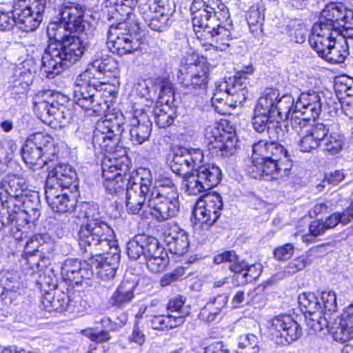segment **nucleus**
Listing matches in <instances>:
<instances>
[{"label":"nucleus","mask_w":353,"mask_h":353,"mask_svg":"<svg viewBox=\"0 0 353 353\" xmlns=\"http://www.w3.org/2000/svg\"><path fill=\"white\" fill-rule=\"evenodd\" d=\"M278 119L270 121L266 130L270 142L261 140L253 145L254 155L252 164L248 172L252 178L270 176L272 179L285 181L288 179L292 163L290 160L287 150L277 141H282L285 137V131L282 128Z\"/></svg>","instance_id":"f257e3e1"},{"label":"nucleus","mask_w":353,"mask_h":353,"mask_svg":"<svg viewBox=\"0 0 353 353\" xmlns=\"http://www.w3.org/2000/svg\"><path fill=\"white\" fill-rule=\"evenodd\" d=\"M103 186L110 194H117L126 190L127 210L137 214L142 210L150 194L152 179L150 175L144 179L130 171V168L121 160L105 159L102 163Z\"/></svg>","instance_id":"f03ea898"},{"label":"nucleus","mask_w":353,"mask_h":353,"mask_svg":"<svg viewBox=\"0 0 353 353\" xmlns=\"http://www.w3.org/2000/svg\"><path fill=\"white\" fill-rule=\"evenodd\" d=\"M77 217L81 221L77 241L82 254L90 258L100 256L116 245L117 242L109 239L111 228L101 220L100 212L94 206H83Z\"/></svg>","instance_id":"7ed1b4c3"},{"label":"nucleus","mask_w":353,"mask_h":353,"mask_svg":"<svg viewBox=\"0 0 353 353\" xmlns=\"http://www.w3.org/2000/svg\"><path fill=\"white\" fill-rule=\"evenodd\" d=\"M48 44L46 48V77L52 79L62 69L69 68L78 61L90 48V43L84 39V34L65 33L62 38L48 36Z\"/></svg>","instance_id":"20e7f679"},{"label":"nucleus","mask_w":353,"mask_h":353,"mask_svg":"<svg viewBox=\"0 0 353 353\" xmlns=\"http://www.w3.org/2000/svg\"><path fill=\"white\" fill-rule=\"evenodd\" d=\"M322 101L320 93L314 90L302 92L296 102L291 95L285 94L276 99L274 109L276 119H290L293 128H303L310 120L317 119L321 112Z\"/></svg>","instance_id":"39448f33"},{"label":"nucleus","mask_w":353,"mask_h":353,"mask_svg":"<svg viewBox=\"0 0 353 353\" xmlns=\"http://www.w3.org/2000/svg\"><path fill=\"white\" fill-rule=\"evenodd\" d=\"M48 176L46 179V201L54 212H67L73 207V201L63 192L65 188H70L77 179L74 169L68 164H59L54 167H48Z\"/></svg>","instance_id":"423d86ee"},{"label":"nucleus","mask_w":353,"mask_h":353,"mask_svg":"<svg viewBox=\"0 0 353 353\" xmlns=\"http://www.w3.org/2000/svg\"><path fill=\"white\" fill-rule=\"evenodd\" d=\"M344 16L345 8L342 5L332 3L324 8L319 21L313 25L309 36L310 45L315 51H321L323 47L330 46V43L340 37L338 21Z\"/></svg>","instance_id":"0eeeda50"},{"label":"nucleus","mask_w":353,"mask_h":353,"mask_svg":"<svg viewBox=\"0 0 353 353\" xmlns=\"http://www.w3.org/2000/svg\"><path fill=\"white\" fill-rule=\"evenodd\" d=\"M194 30L199 37L202 28L214 30L230 19L228 8L221 0H196L191 7Z\"/></svg>","instance_id":"6e6552de"},{"label":"nucleus","mask_w":353,"mask_h":353,"mask_svg":"<svg viewBox=\"0 0 353 353\" xmlns=\"http://www.w3.org/2000/svg\"><path fill=\"white\" fill-rule=\"evenodd\" d=\"M48 12H58L61 21L50 23L47 28V34L59 39L65 36V33L80 34L83 32L86 22L83 20V11L76 6L62 8V0H49Z\"/></svg>","instance_id":"1a4fd4ad"},{"label":"nucleus","mask_w":353,"mask_h":353,"mask_svg":"<svg viewBox=\"0 0 353 353\" xmlns=\"http://www.w3.org/2000/svg\"><path fill=\"white\" fill-rule=\"evenodd\" d=\"M252 72L253 67L248 65L245 70L239 72L237 75L230 77L220 83L216 87L212 101L221 102L225 100L226 103L230 106L242 105L248 97L247 87L249 81L246 75Z\"/></svg>","instance_id":"9d476101"},{"label":"nucleus","mask_w":353,"mask_h":353,"mask_svg":"<svg viewBox=\"0 0 353 353\" xmlns=\"http://www.w3.org/2000/svg\"><path fill=\"white\" fill-rule=\"evenodd\" d=\"M139 12L148 27L163 32L170 25V17L174 12L172 0H139Z\"/></svg>","instance_id":"9b49d317"},{"label":"nucleus","mask_w":353,"mask_h":353,"mask_svg":"<svg viewBox=\"0 0 353 353\" xmlns=\"http://www.w3.org/2000/svg\"><path fill=\"white\" fill-rule=\"evenodd\" d=\"M220 168L212 164H203L184 176L183 182L189 194L196 195L216 186L221 180Z\"/></svg>","instance_id":"f8f14e48"},{"label":"nucleus","mask_w":353,"mask_h":353,"mask_svg":"<svg viewBox=\"0 0 353 353\" xmlns=\"http://www.w3.org/2000/svg\"><path fill=\"white\" fill-rule=\"evenodd\" d=\"M123 130L122 119L113 114L99 120L93 132L94 147L111 152L117 144Z\"/></svg>","instance_id":"ddd939ff"},{"label":"nucleus","mask_w":353,"mask_h":353,"mask_svg":"<svg viewBox=\"0 0 353 353\" xmlns=\"http://www.w3.org/2000/svg\"><path fill=\"white\" fill-rule=\"evenodd\" d=\"M205 137L209 150L217 157H230L237 149L235 132L226 130L219 123L208 125L205 129Z\"/></svg>","instance_id":"4468645a"},{"label":"nucleus","mask_w":353,"mask_h":353,"mask_svg":"<svg viewBox=\"0 0 353 353\" xmlns=\"http://www.w3.org/2000/svg\"><path fill=\"white\" fill-rule=\"evenodd\" d=\"M209 69L201 62L183 65L179 71L178 81L186 93H203L208 83Z\"/></svg>","instance_id":"2eb2a0df"},{"label":"nucleus","mask_w":353,"mask_h":353,"mask_svg":"<svg viewBox=\"0 0 353 353\" xmlns=\"http://www.w3.org/2000/svg\"><path fill=\"white\" fill-rule=\"evenodd\" d=\"M223 201L219 194L205 195L202 200L196 202L192 212L191 221L202 228L214 225L221 215Z\"/></svg>","instance_id":"dca6fc26"},{"label":"nucleus","mask_w":353,"mask_h":353,"mask_svg":"<svg viewBox=\"0 0 353 353\" xmlns=\"http://www.w3.org/2000/svg\"><path fill=\"white\" fill-rule=\"evenodd\" d=\"M26 179L21 174L6 175L0 183V208L15 205L17 201L28 193Z\"/></svg>","instance_id":"f3484780"},{"label":"nucleus","mask_w":353,"mask_h":353,"mask_svg":"<svg viewBox=\"0 0 353 353\" xmlns=\"http://www.w3.org/2000/svg\"><path fill=\"white\" fill-rule=\"evenodd\" d=\"M125 23L112 25L108 33V48L113 54L123 56L137 50L139 44L128 32Z\"/></svg>","instance_id":"a211bd4d"},{"label":"nucleus","mask_w":353,"mask_h":353,"mask_svg":"<svg viewBox=\"0 0 353 353\" xmlns=\"http://www.w3.org/2000/svg\"><path fill=\"white\" fill-rule=\"evenodd\" d=\"M91 70H85L79 74L75 82L74 99L77 105L83 109L93 108L95 94L103 88L97 79L92 78Z\"/></svg>","instance_id":"6ab92c4d"},{"label":"nucleus","mask_w":353,"mask_h":353,"mask_svg":"<svg viewBox=\"0 0 353 353\" xmlns=\"http://www.w3.org/2000/svg\"><path fill=\"white\" fill-rule=\"evenodd\" d=\"M214 262L216 264L228 263L230 270L235 274H241L246 283H251L258 279L262 272L261 264L249 265L244 259H241L234 250L225 251L216 255Z\"/></svg>","instance_id":"aec40b11"},{"label":"nucleus","mask_w":353,"mask_h":353,"mask_svg":"<svg viewBox=\"0 0 353 353\" xmlns=\"http://www.w3.org/2000/svg\"><path fill=\"white\" fill-rule=\"evenodd\" d=\"M204 155L201 149L179 148L174 150L170 168L183 177L203 165Z\"/></svg>","instance_id":"412c9836"},{"label":"nucleus","mask_w":353,"mask_h":353,"mask_svg":"<svg viewBox=\"0 0 353 353\" xmlns=\"http://www.w3.org/2000/svg\"><path fill=\"white\" fill-rule=\"evenodd\" d=\"M272 335L275 342L281 345H288L302 335V329L290 315H279L272 319Z\"/></svg>","instance_id":"4be33fe9"},{"label":"nucleus","mask_w":353,"mask_h":353,"mask_svg":"<svg viewBox=\"0 0 353 353\" xmlns=\"http://www.w3.org/2000/svg\"><path fill=\"white\" fill-rule=\"evenodd\" d=\"M89 260L91 270L95 268L96 273L103 280H109L114 277L117 270L119 267L120 255L119 254L118 245L111 246L109 252H105L100 256H85Z\"/></svg>","instance_id":"5701e85b"},{"label":"nucleus","mask_w":353,"mask_h":353,"mask_svg":"<svg viewBox=\"0 0 353 353\" xmlns=\"http://www.w3.org/2000/svg\"><path fill=\"white\" fill-rule=\"evenodd\" d=\"M20 210L21 205L18 204L9 205V208H0V230L4 226L14 225L16 232H14V228H12L13 234H16L17 232H21L22 235L24 232H27L26 227L27 225H29L27 228L35 227L36 225H32L30 216Z\"/></svg>","instance_id":"b1692460"},{"label":"nucleus","mask_w":353,"mask_h":353,"mask_svg":"<svg viewBox=\"0 0 353 353\" xmlns=\"http://www.w3.org/2000/svg\"><path fill=\"white\" fill-rule=\"evenodd\" d=\"M44 12V0H34L32 5L27 6L16 17V24L23 32L35 30L43 20Z\"/></svg>","instance_id":"393cba45"},{"label":"nucleus","mask_w":353,"mask_h":353,"mask_svg":"<svg viewBox=\"0 0 353 353\" xmlns=\"http://www.w3.org/2000/svg\"><path fill=\"white\" fill-rule=\"evenodd\" d=\"M148 203L151 210V214L159 222L176 217L179 213V198H148Z\"/></svg>","instance_id":"a878e982"},{"label":"nucleus","mask_w":353,"mask_h":353,"mask_svg":"<svg viewBox=\"0 0 353 353\" xmlns=\"http://www.w3.org/2000/svg\"><path fill=\"white\" fill-rule=\"evenodd\" d=\"M232 21L228 19L226 24H220L219 26H214V30L208 28H202L201 33L199 34L198 37L208 36L207 39H210L214 43L215 47L223 51L231 46L234 43V37L232 32Z\"/></svg>","instance_id":"bb28decb"},{"label":"nucleus","mask_w":353,"mask_h":353,"mask_svg":"<svg viewBox=\"0 0 353 353\" xmlns=\"http://www.w3.org/2000/svg\"><path fill=\"white\" fill-rule=\"evenodd\" d=\"M152 123L148 117L143 113L134 115L130 123V141L134 145H141L149 140Z\"/></svg>","instance_id":"cd10ccee"},{"label":"nucleus","mask_w":353,"mask_h":353,"mask_svg":"<svg viewBox=\"0 0 353 353\" xmlns=\"http://www.w3.org/2000/svg\"><path fill=\"white\" fill-rule=\"evenodd\" d=\"M60 95L50 90H46V125L53 130L61 129L63 125V112L60 110L61 104L58 102Z\"/></svg>","instance_id":"c85d7f7f"},{"label":"nucleus","mask_w":353,"mask_h":353,"mask_svg":"<svg viewBox=\"0 0 353 353\" xmlns=\"http://www.w3.org/2000/svg\"><path fill=\"white\" fill-rule=\"evenodd\" d=\"M321 127L324 128V135L321 142L322 150L331 155L339 153L344 144V137L336 130L337 125L321 123Z\"/></svg>","instance_id":"c756f323"},{"label":"nucleus","mask_w":353,"mask_h":353,"mask_svg":"<svg viewBox=\"0 0 353 353\" xmlns=\"http://www.w3.org/2000/svg\"><path fill=\"white\" fill-rule=\"evenodd\" d=\"M157 239L145 234H137L127 243L128 257L134 261L141 259L143 262L150 250L152 244L157 243Z\"/></svg>","instance_id":"7c9ffc66"},{"label":"nucleus","mask_w":353,"mask_h":353,"mask_svg":"<svg viewBox=\"0 0 353 353\" xmlns=\"http://www.w3.org/2000/svg\"><path fill=\"white\" fill-rule=\"evenodd\" d=\"M164 237L166 248L170 253L181 256L187 252L189 241L183 230L174 226L164 232Z\"/></svg>","instance_id":"2f4dec72"},{"label":"nucleus","mask_w":353,"mask_h":353,"mask_svg":"<svg viewBox=\"0 0 353 353\" xmlns=\"http://www.w3.org/2000/svg\"><path fill=\"white\" fill-rule=\"evenodd\" d=\"M88 263L85 261L82 263L77 259H68L62 267V274L65 279L78 283L81 279H89L92 276L93 271L87 265Z\"/></svg>","instance_id":"473e14b6"},{"label":"nucleus","mask_w":353,"mask_h":353,"mask_svg":"<svg viewBox=\"0 0 353 353\" xmlns=\"http://www.w3.org/2000/svg\"><path fill=\"white\" fill-rule=\"evenodd\" d=\"M148 269L152 273L157 274L165 270L169 263L167 252L160 246L159 241L152 244L146 258L143 261Z\"/></svg>","instance_id":"72a5a7b5"},{"label":"nucleus","mask_w":353,"mask_h":353,"mask_svg":"<svg viewBox=\"0 0 353 353\" xmlns=\"http://www.w3.org/2000/svg\"><path fill=\"white\" fill-rule=\"evenodd\" d=\"M319 57L331 63H343L349 54L348 43L344 41L342 43L337 39L330 43V46L316 50Z\"/></svg>","instance_id":"f704fd0d"},{"label":"nucleus","mask_w":353,"mask_h":353,"mask_svg":"<svg viewBox=\"0 0 353 353\" xmlns=\"http://www.w3.org/2000/svg\"><path fill=\"white\" fill-rule=\"evenodd\" d=\"M333 339L341 343L353 339V304L344 310L339 325L333 332Z\"/></svg>","instance_id":"c9c22d12"},{"label":"nucleus","mask_w":353,"mask_h":353,"mask_svg":"<svg viewBox=\"0 0 353 353\" xmlns=\"http://www.w3.org/2000/svg\"><path fill=\"white\" fill-rule=\"evenodd\" d=\"M149 193V198H179L178 189L172 179L163 176H159L155 180L153 188Z\"/></svg>","instance_id":"e433bc0d"},{"label":"nucleus","mask_w":353,"mask_h":353,"mask_svg":"<svg viewBox=\"0 0 353 353\" xmlns=\"http://www.w3.org/2000/svg\"><path fill=\"white\" fill-rule=\"evenodd\" d=\"M57 286V283H48L50 291L46 290V312L62 313L65 311V301L68 299V296L56 290Z\"/></svg>","instance_id":"4c0bfd02"},{"label":"nucleus","mask_w":353,"mask_h":353,"mask_svg":"<svg viewBox=\"0 0 353 353\" xmlns=\"http://www.w3.org/2000/svg\"><path fill=\"white\" fill-rule=\"evenodd\" d=\"M321 123H318L306 131V134L299 141L300 150L303 152H311L321 148V137L324 135V128H321Z\"/></svg>","instance_id":"58836bf2"},{"label":"nucleus","mask_w":353,"mask_h":353,"mask_svg":"<svg viewBox=\"0 0 353 353\" xmlns=\"http://www.w3.org/2000/svg\"><path fill=\"white\" fill-rule=\"evenodd\" d=\"M137 283L134 281H123L109 300L111 305L121 307L134 299V291Z\"/></svg>","instance_id":"ea45409f"},{"label":"nucleus","mask_w":353,"mask_h":353,"mask_svg":"<svg viewBox=\"0 0 353 353\" xmlns=\"http://www.w3.org/2000/svg\"><path fill=\"white\" fill-rule=\"evenodd\" d=\"M17 203L21 205L20 211L24 212L26 214L29 215L32 219V225H36V221L41 216V203L38 194L34 192L33 194H28V193L23 198L19 199Z\"/></svg>","instance_id":"a19ab883"},{"label":"nucleus","mask_w":353,"mask_h":353,"mask_svg":"<svg viewBox=\"0 0 353 353\" xmlns=\"http://www.w3.org/2000/svg\"><path fill=\"white\" fill-rule=\"evenodd\" d=\"M279 97V93L273 89H268L264 94L259 99L258 103L254 111L270 117L275 119L276 110L274 109L275 102Z\"/></svg>","instance_id":"79ce46f5"},{"label":"nucleus","mask_w":353,"mask_h":353,"mask_svg":"<svg viewBox=\"0 0 353 353\" xmlns=\"http://www.w3.org/2000/svg\"><path fill=\"white\" fill-rule=\"evenodd\" d=\"M183 316H175L173 314L161 315L154 314L153 316H150L151 327L153 330H164L165 329H173L183 324Z\"/></svg>","instance_id":"37998d69"},{"label":"nucleus","mask_w":353,"mask_h":353,"mask_svg":"<svg viewBox=\"0 0 353 353\" xmlns=\"http://www.w3.org/2000/svg\"><path fill=\"white\" fill-rule=\"evenodd\" d=\"M155 123L160 128L170 126L176 119V108L171 104H157L154 109Z\"/></svg>","instance_id":"c03bdc74"},{"label":"nucleus","mask_w":353,"mask_h":353,"mask_svg":"<svg viewBox=\"0 0 353 353\" xmlns=\"http://www.w3.org/2000/svg\"><path fill=\"white\" fill-rule=\"evenodd\" d=\"M265 8L262 3L252 6L247 14V22L250 30L254 36H258L262 32V26L264 21Z\"/></svg>","instance_id":"a18cd8bd"},{"label":"nucleus","mask_w":353,"mask_h":353,"mask_svg":"<svg viewBox=\"0 0 353 353\" xmlns=\"http://www.w3.org/2000/svg\"><path fill=\"white\" fill-rule=\"evenodd\" d=\"M299 303L304 313L314 315L321 312V303L319 299L312 292L302 293L299 296Z\"/></svg>","instance_id":"49530a36"},{"label":"nucleus","mask_w":353,"mask_h":353,"mask_svg":"<svg viewBox=\"0 0 353 353\" xmlns=\"http://www.w3.org/2000/svg\"><path fill=\"white\" fill-rule=\"evenodd\" d=\"M21 153L26 163L37 167V168H42L44 166V161L42 159L43 154L42 149L33 146H31L30 149L24 144L21 150Z\"/></svg>","instance_id":"de8ad7c7"},{"label":"nucleus","mask_w":353,"mask_h":353,"mask_svg":"<svg viewBox=\"0 0 353 353\" xmlns=\"http://www.w3.org/2000/svg\"><path fill=\"white\" fill-rule=\"evenodd\" d=\"M319 301L321 303V312L324 315L330 317L336 311V296L333 291L322 292Z\"/></svg>","instance_id":"09e8293b"},{"label":"nucleus","mask_w":353,"mask_h":353,"mask_svg":"<svg viewBox=\"0 0 353 353\" xmlns=\"http://www.w3.org/2000/svg\"><path fill=\"white\" fill-rule=\"evenodd\" d=\"M160 91L158 104H171L173 100L174 90L172 83L168 79H163L159 82Z\"/></svg>","instance_id":"8fccbe9b"},{"label":"nucleus","mask_w":353,"mask_h":353,"mask_svg":"<svg viewBox=\"0 0 353 353\" xmlns=\"http://www.w3.org/2000/svg\"><path fill=\"white\" fill-rule=\"evenodd\" d=\"M92 67L96 71L105 74L106 72H114L117 69V63L112 57H100L92 61Z\"/></svg>","instance_id":"3c124183"},{"label":"nucleus","mask_w":353,"mask_h":353,"mask_svg":"<svg viewBox=\"0 0 353 353\" xmlns=\"http://www.w3.org/2000/svg\"><path fill=\"white\" fill-rule=\"evenodd\" d=\"M327 230V229L323 220H314L310 225V233L303 235L302 241L306 243L312 242L314 237L323 235Z\"/></svg>","instance_id":"603ef678"},{"label":"nucleus","mask_w":353,"mask_h":353,"mask_svg":"<svg viewBox=\"0 0 353 353\" xmlns=\"http://www.w3.org/2000/svg\"><path fill=\"white\" fill-rule=\"evenodd\" d=\"M310 316L307 320V325L314 332H321L324 328L328 327L330 317L324 315L321 312H319L314 315H310Z\"/></svg>","instance_id":"864d4df0"},{"label":"nucleus","mask_w":353,"mask_h":353,"mask_svg":"<svg viewBox=\"0 0 353 353\" xmlns=\"http://www.w3.org/2000/svg\"><path fill=\"white\" fill-rule=\"evenodd\" d=\"M185 301V299L182 296H177L172 298L167 305V309L172 312L176 313L175 316L184 315L183 316V322L185 321V318L188 316L189 311L185 310L183 307Z\"/></svg>","instance_id":"5fc2aeb1"},{"label":"nucleus","mask_w":353,"mask_h":353,"mask_svg":"<svg viewBox=\"0 0 353 353\" xmlns=\"http://www.w3.org/2000/svg\"><path fill=\"white\" fill-rule=\"evenodd\" d=\"M272 120L273 118H270V117L268 115L259 114L256 111H254L252 125L255 131L262 133L267 130L270 121Z\"/></svg>","instance_id":"6e6d98bb"},{"label":"nucleus","mask_w":353,"mask_h":353,"mask_svg":"<svg viewBox=\"0 0 353 353\" xmlns=\"http://www.w3.org/2000/svg\"><path fill=\"white\" fill-rule=\"evenodd\" d=\"M59 149L57 143L49 133L46 134V165L47 161H53L57 159Z\"/></svg>","instance_id":"4d7b16f0"},{"label":"nucleus","mask_w":353,"mask_h":353,"mask_svg":"<svg viewBox=\"0 0 353 353\" xmlns=\"http://www.w3.org/2000/svg\"><path fill=\"white\" fill-rule=\"evenodd\" d=\"M220 314L221 312L217 308H214L212 305L206 304L205 307L201 310L199 317L203 321L211 323L215 321Z\"/></svg>","instance_id":"13d9d810"},{"label":"nucleus","mask_w":353,"mask_h":353,"mask_svg":"<svg viewBox=\"0 0 353 353\" xmlns=\"http://www.w3.org/2000/svg\"><path fill=\"white\" fill-rule=\"evenodd\" d=\"M139 314L136 316V321L134 322L132 332L129 337V340L131 342L135 343L137 345L141 346L145 341V335L143 333L142 327L140 326L139 321L138 320Z\"/></svg>","instance_id":"bf43d9fd"},{"label":"nucleus","mask_w":353,"mask_h":353,"mask_svg":"<svg viewBox=\"0 0 353 353\" xmlns=\"http://www.w3.org/2000/svg\"><path fill=\"white\" fill-rule=\"evenodd\" d=\"M44 243L43 235L37 234L28 239L26 245V250L28 253L36 254L39 252L41 248Z\"/></svg>","instance_id":"052dcab7"},{"label":"nucleus","mask_w":353,"mask_h":353,"mask_svg":"<svg viewBox=\"0 0 353 353\" xmlns=\"http://www.w3.org/2000/svg\"><path fill=\"white\" fill-rule=\"evenodd\" d=\"M257 343L258 338L252 334H248L240 336L239 346L241 348L250 347L253 353H256L259 350Z\"/></svg>","instance_id":"680f3d73"},{"label":"nucleus","mask_w":353,"mask_h":353,"mask_svg":"<svg viewBox=\"0 0 353 353\" xmlns=\"http://www.w3.org/2000/svg\"><path fill=\"white\" fill-rule=\"evenodd\" d=\"M294 254V245L291 243H286L276 248L274 251V256L278 261H285L289 259Z\"/></svg>","instance_id":"e2e57ef3"},{"label":"nucleus","mask_w":353,"mask_h":353,"mask_svg":"<svg viewBox=\"0 0 353 353\" xmlns=\"http://www.w3.org/2000/svg\"><path fill=\"white\" fill-rule=\"evenodd\" d=\"M307 264V259L304 256L298 257L288 263L285 268V272L293 274L303 270Z\"/></svg>","instance_id":"0e129e2a"},{"label":"nucleus","mask_w":353,"mask_h":353,"mask_svg":"<svg viewBox=\"0 0 353 353\" xmlns=\"http://www.w3.org/2000/svg\"><path fill=\"white\" fill-rule=\"evenodd\" d=\"M16 24V17L12 12H1L0 30H9Z\"/></svg>","instance_id":"69168bd1"},{"label":"nucleus","mask_w":353,"mask_h":353,"mask_svg":"<svg viewBox=\"0 0 353 353\" xmlns=\"http://www.w3.org/2000/svg\"><path fill=\"white\" fill-rule=\"evenodd\" d=\"M184 274V270L181 268H177L172 272L165 274L161 279L160 283L162 286H168L179 279Z\"/></svg>","instance_id":"338daca9"},{"label":"nucleus","mask_w":353,"mask_h":353,"mask_svg":"<svg viewBox=\"0 0 353 353\" xmlns=\"http://www.w3.org/2000/svg\"><path fill=\"white\" fill-rule=\"evenodd\" d=\"M346 10H345V16L341 20H339L340 26V36L344 43L347 39H353V26H347Z\"/></svg>","instance_id":"774afa93"}]
</instances>
